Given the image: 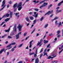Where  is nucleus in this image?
<instances>
[{"instance_id": "cd10ccee", "label": "nucleus", "mask_w": 63, "mask_h": 63, "mask_svg": "<svg viewBox=\"0 0 63 63\" xmlns=\"http://www.w3.org/2000/svg\"><path fill=\"white\" fill-rule=\"evenodd\" d=\"M43 49H44V48H42L41 49L40 51L39 52V53H41V52H42V51H43Z\"/></svg>"}, {"instance_id": "6e6d98bb", "label": "nucleus", "mask_w": 63, "mask_h": 63, "mask_svg": "<svg viewBox=\"0 0 63 63\" xmlns=\"http://www.w3.org/2000/svg\"><path fill=\"white\" fill-rule=\"evenodd\" d=\"M33 13L32 12H30L29 13V15H32Z\"/></svg>"}, {"instance_id": "ddd939ff", "label": "nucleus", "mask_w": 63, "mask_h": 63, "mask_svg": "<svg viewBox=\"0 0 63 63\" xmlns=\"http://www.w3.org/2000/svg\"><path fill=\"white\" fill-rule=\"evenodd\" d=\"M19 14V13H16L15 14V16H17V17L18 18L19 17V16L18 15Z\"/></svg>"}, {"instance_id": "864d4df0", "label": "nucleus", "mask_w": 63, "mask_h": 63, "mask_svg": "<svg viewBox=\"0 0 63 63\" xmlns=\"http://www.w3.org/2000/svg\"><path fill=\"white\" fill-rule=\"evenodd\" d=\"M33 2H34V3H35V4H36V0L33 1Z\"/></svg>"}, {"instance_id": "423d86ee", "label": "nucleus", "mask_w": 63, "mask_h": 63, "mask_svg": "<svg viewBox=\"0 0 63 63\" xmlns=\"http://www.w3.org/2000/svg\"><path fill=\"white\" fill-rule=\"evenodd\" d=\"M16 25H15L14 26V27L13 29V30L15 32H16V31H17V29H16Z\"/></svg>"}, {"instance_id": "4468645a", "label": "nucleus", "mask_w": 63, "mask_h": 63, "mask_svg": "<svg viewBox=\"0 0 63 63\" xmlns=\"http://www.w3.org/2000/svg\"><path fill=\"white\" fill-rule=\"evenodd\" d=\"M10 15L11 18H12V16H13V12H10Z\"/></svg>"}, {"instance_id": "774afa93", "label": "nucleus", "mask_w": 63, "mask_h": 63, "mask_svg": "<svg viewBox=\"0 0 63 63\" xmlns=\"http://www.w3.org/2000/svg\"><path fill=\"white\" fill-rule=\"evenodd\" d=\"M28 59L27 58L26 59H25V60L26 61H28Z\"/></svg>"}, {"instance_id": "052dcab7", "label": "nucleus", "mask_w": 63, "mask_h": 63, "mask_svg": "<svg viewBox=\"0 0 63 63\" xmlns=\"http://www.w3.org/2000/svg\"><path fill=\"white\" fill-rule=\"evenodd\" d=\"M5 26H6V24H4L3 26V27H5Z\"/></svg>"}, {"instance_id": "c756f323", "label": "nucleus", "mask_w": 63, "mask_h": 63, "mask_svg": "<svg viewBox=\"0 0 63 63\" xmlns=\"http://www.w3.org/2000/svg\"><path fill=\"white\" fill-rule=\"evenodd\" d=\"M36 20H35L33 21V24H35L36 23Z\"/></svg>"}, {"instance_id": "3c124183", "label": "nucleus", "mask_w": 63, "mask_h": 63, "mask_svg": "<svg viewBox=\"0 0 63 63\" xmlns=\"http://www.w3.org/2000/svg\"><path fill=\"white\" fill-rule=\"evenodd\" d=\"M62 50H61V51H60L59 53V54H60V53H61L62 51Z\"/></svg>"}, {"instance_id": "bb28decb", "label": "nucleus", "mask_w": 63, "mask_h": 63, "mask_svg": "<svg viewBox=\"0 0 63 63\" xmlns=\"http://www.w3.org/2000/svg\"><path fill=\"white\" fill-rule=\"evenodd\" d=\"M57 63V61H54L52 62V63Z\"/></svg>"}, {"instance_id": "9d476101", "label": "nucleus", "mask_w": 63, "mask_h": 63, "mask_svg": "<svg viewBox=\"0 0 63 63\" xmlns=\"http://www.w3.org/2000/svg\"><path fill=\"white\" fill-rule=\"evenodd\" d=\"M33 42V40H32L31 41H30V46L29 47L30 48H31V47H32V42Z\"/></svg>"}, {"instance_id": "f257e3e1", "label": "nucleus", "mask_w": 63, "mask_h": 63, "mask_svg": "<svg viewBox=\"0 0 63 63\" xmlns=\"http://www.w3.org/2000/svg\"><path fill=\"white\" fill-rule=\"evenodd\" d=\"M16 44V43L13 42L12 44H10L8 46H7L6 47H8V48L7 49H6L5 50H7V49H11V48H12V47L11 46L12 45H15Z\"/></svg>"}, {"instance_id": "f704fd0d", "label": "nucleus", "mask_w": 63, "mask_h": 63, "mask_svg": "<svg viewBox=\"0 0 63 63\" xmlns=\"http://www.w3.org/2000/svg\"><path fill=\"white\" fill-rule=\"evenodd\" d=\"M35 11H36V12H38L39 11V9H34Z\"/></svg>"}, {"instance_id": "4d7b16f0", "label": "nucleus", "mask_w": 63, "mask_h": 63, "mask_svg": "<svg viewBox=\"0 0 63 63\" xmlns=\"http://www.w3.org/2000/svg\"><path fill=\"white\" fill-rule=\"evenodd\" d=\"M61 36L60 35V34H59V35H57V37H58V38H59V37H60Z\"/></svg>"}, {"instance_id": "473e14b6", "label": "nucleus", "mask_w": 63, "mask_h": 63, "mask_svg": "<svg viewBox=\"0 0 63 63\" xmlns=\"http://www.w3.org/2000/svg\"><path fill=\"white\" fill-rule=\"evenodd\" d=\"M33 54H34V53H29V55H33Z\"/></svg>"}, {"instance_id": "a878e982", "label": "nucleus", "mask_w": 63, "mask_h": 63, "mask_svg": "<svg viewBox=\"0 0 63 63\" xmlns=\"http://www.w3.org/2000/svg\"><path fill=\"white\" fill-rule=\"evenodd\" d=\"M52 6V4H51L50 5H49L48 6V9H49L50 7H51Z\"/></svg>"}, {"instance_id": "2eb2a0df", "label": "nucleus", "mask_w": 63, "mask_h": 63, "mask_svg": "<svg viewBox=\"0 0 63 63\" xmlns=\"http://www.w3.org/2000/svg\"><path fill=\"white\" fill-rule=\"evenodd\" d=\"M60 26H62V24H61V22H60L59 23L58 27H60Z\"/></svg>"}, {"instance_id": "338daca9", "label": "nucleus", "mask_w": 63, "mask_h": 63, "mask_svg": "<svg viewBox=\"0 0 63 63\" xmlns=\"http://www.w3.org/2000/svg\"><path fill=\"white\" fill-rule=\"evenodd\" d=\"M39 33H37L36 34V36L37 37H38L39 36Z\"/></svg>"}, {"instance_id": "49530a36", "label": "nucleus", "mask_w": 63, "mask_h": 63, "mask_svg": "<svg viewBox=\"0 0 63 63\" xmlns=\"http://www.w3.org/2000/svg\"><path fill=\"white\" fill-rule=\"evenodd\" d=\"M45 2V0H44L43 1H42L41 2H40V4H42V3H43V2Z\"/></svg>"}, {"instance_id": "9b49d317", "label": "nucleus", "mask_w": 63, "mask_h": 63, "mask_svg": "<svg viewBox=\"0 0 63 63\" xmlns=\"http://www.w3.org/2000/svg\"><path fill=\"white\" fill-rule=\"evenodd\" d=\"M52 12H53V10H52L51 12H50V11H49V12L47 13V15H50V14L52 13Z\"/></svg>"}, {"instance_id": "0eeeda50", "label": "nucleus", "mask_w": 63, "mask_h": 63, "mask_svg": "<svg viewBox=\"0 0 63 63\" xmlns=\"http://www.w3.org/2000/svg\"><path fill=\"white\" fill-rule=\"evenodd\" d=\"M53 57L52 58H51V56H49L47 58V59H50V58H53L55 57L56 56V55L54 54L53 55Z\"/></svg>"}, {"instance_id": "09e8293b", "label": "nucleus", "mask_w": 63, "mask_h": 63, "mask_svg": "<svg viewBox=\"0 0 63 63\" xmlns=\"http://www.w3.org/2000/svg\"><path fill=\"white\" fill-rule=\"evenodd\" d=\"M49 46H50V44H48V45L47 46V48L48 47H49Z\"/></svg>"}, {"instance_id": "f3484780", "label": "nucleus", "mask_w": 63, "mask_h": 63, "mask_svg": "<svg viewBox=\"0 0 63 63\" xmlns=\"http://www.w3.org/2000/svg\"><path fill=\"white\" fill-rule=\"evenodd\" d=\"M59 18V17H56L55 18L52 20V21H53V20H56V19H58Z\"/></svg>"}, {"instance_id": "f03ea898", "label": "nucleus", "mask_w": 63, "mask_h": 63, "mask_svg": "<svg viewBox=\"0 0 63 63\" xmlns=\"http://www.w3.org/2000/svg\"><path fill=\"white\" fill-rule=\"evenodd\" d=\"M22 5V2H20L18 4L17 6V8H18V11H20L21 9L22 8V6H21Z\"/></svg>"}, {"instance_id": "bf43d9fd", "label": "nucleus", "mask_w": 63, "mask_h": 63, "mask_svg": "<svg viewBox=\"0 0 63 63\" xmlns=\"http://www.w3.org/2000/svg\"><path fill=\"white\" fill-rule=\"evenodd\" d=\"M62 11V10H59V13H61Z\"/></svg>"}, {"instance_id": "dca6fc26", "label": "nucleus", "mask_w": 63, "mask_h": 63, "mask_svg": "<svg viewBox=\"0 0 63 63\" xmlns=\"http://www.w3.org/2000/svg\"><path fill=\"white\" fill-rule=\"evenodd\" d=\"M17 3H16L15 4V5H14L13 6V8L14 9H15V8L16 7V6H17Z\"/></svg>"}, {"instance_id": "ea45409f", "label": "nucleus", "mask_w": 63, "mask_h": 63, "mask_svg": "<svg viewBox=\"0 0 63 63\" xmlns=\"http://www.w3.org/2000/svg\"><path fill=\"white\" fill-rule=\"evenodd\" d=\"M9 15H10V14H6V17H9Z\"/></svg>"}, {"instance_id": "7ed1b4c3", "label": "nucleus", "mask_w": 63, "mask_h": 63, "mask_svg": "<svg viewBox=\"0 0 63 63\" xmlns=\"http://www.w3.org/2000/svg\"><path fill=\"white\" fill-rule=\"evenodd\" d=\"M5 0H4L2 2V4L1 5V7H3L0 9V11H1L2 10H3L4 8L6 6V5H5Z\"/></svg>"}, {"instance_id": "393cba45", "label": "nucleus", "mask_w": 63, "mask_h": 63, "mask_svg": "<svg viewBox=\"0 0 63 63\" xmlns=\"http://www.w3.org/2000/svg\"><path fill=\"white\" fill-rule=\"evenodd\" d=\"M48 42V41L47 40L46 41V40H45L44 41V43L45 44H46L47 43V42Z\"/></svg>"}, {"instance_id": "37998d69", "label": "nucleus", "mask_w": 63, "mask_h": 63, "mask_svg": "<svg viewBox=\"0 0 63 63\" xmlns=\"http://www.w3.org/2000/svg\"><path fill=\"white\" fill-rule=\"evenodd\" d=\"M5 23V22H2L1 24V26H2V25H3V24H4Z\"/></svg>"}, {"instance_id": "69168bd1", "label": "nucleus", "mask_w": 63, "mask_h": 63, "mask_svg": "<svg viewBox=\"0 0 63 63\" xmlns=\"http://www.w3.org/2000/svg\"><path fill=\"white\" fill-rule=\"evenodd\" d=\"M52 16H53V14H52V15H51L50 16V17H51Z\"/></svg>"}, {"instance_id": "e433bc0d", "label": "nucleus", "mask_w": 63, "mask_h": 63, "mask_svg": "<svg viewBox=\"0 0 63 63\" xmlns=\"http://www.w3.org/2000/svg\"><path fill=\"white\" fill-rule=\"evenodd\" d=\"M55 24L56 25H57V24H58L57 23V21H55Z\"/></svg>"}, {"instance_id": "680f3d73", "label": "nucleus", "mask_w": 63, "mask_h": 63, "mask_svg": "<svg viewBox=\"0 0 63 63\" xmlns=\"http://www.w3.org/2000/svg\"><path fill=\"white\" fill-rule=\"evenodd\" d=\"M8 41H6V42H5V44H8Z\"/></svg>"}, {"instance_id": "5701e85b", "label": "nucleus", "mask_w": 63, "mask_h": 63, "mask_svg": "<svg viewBox=\"0 0 63 63\" xmlns=\"http://www.w3.org/2000/svg\"><path fill=\"white\" fill-rule=\"evenodd\" d=\"M10 29H9L8 30H5V32H9V31H10Z\"/></svg>"}, {"instance_id": "4be33fe9", "label": "nucleus", "mask_w": 63, "mask_h": 63, "mask_svg": "<svg viewBox=\"0 0 63 63\" xmlns=\"http://www.w3.org/2000/svg\"><path fill=\"white\" fill-rule=\"evenodd\" d=\"M43 19H44V17H42L40 19V21H42V20H43Z\"/></svg>"}, {"instance_id": "58836bf2", "label": "nucleus", "mask_w": 63, "mask_h": 63, "mask_svg": "<svg viewBox=\"0 0 63 63\" xmlns=\"http://www.w3.org/2000/svg\"><path fill=\"white\" fill-rule=\"evenodd\" d=\"M8 38L9 39H12V37L11 36H9L8 37Z\"/></svg>"}, {"instance_id": "7c9ffc66", "label": "nucleus", "mask_w": 63, "mask_h": 63, "mask_svg": "<svg viewBox=\"0 0 63 63\" xmlns=\"http://www.w3.org/2000/svg\"><path fill=\"white\" fill-rule=\"evenodd\" d=\"M23 45V44H21L19 46V47H21L22 46V45Z\"/></svg>"}, {"instance_id": "6ab92c4d", "label": "nucleus", "mask_w": 63, "mask_h": 63, "mask_svg": "<svg viewBox=\"0 0 63 63\" xmlns=\"http://www.w3.org/2000/svg\"><path fill=\"white\" fill-rule=\"evenodd\" d=\"M16 39L17 40V39H19V35L18 34H16Z\"/></svg>"}, {"instance_id": "39448f33", "label": "nucleus", "mask_w": 63, "mask_h": 63, "mask_svg": "<svg viewBox=\"0 0 63 63\" xmlns=\"http://www.w3.org/2000/svg\"><path fill=\"white\" fill-rule=\"evenodd\" d=\"M47 5V3H46L45 2H44L43 3V4L40 7V9H42V8H43V7H45V6H46V5Z\"/></svg>"}, {"instance_id": "c03bdc74", "label": "nucleus", "mask_w": 63, "mask_h": 63, "mask_svg": "<svg viewBox=\"0 0 63 63\" xmlns=\"http://www.w3.org/2000/svg\"><path fill=\"white\" fill-rule=\"evenodd\" d=\"M43 54H42V53L41 54L40 56V58L42 57V56H43Z\"/></svg>"}, {"instance_id": "2f4dec72", "label": "nucleus", "mask_w": 63, "mask_h": 63, "mask_svg": "<svg viewBox=\"0 0 63 63\" xmlns=\"http://www.w3.org/2000/svg\"><path fill=\"white\" fill-rule=\"evenodd\" d=\"M15 49L14 48H13L11 50V51L12 52H13V51L15 50Z\"/></svg>"}, {"instance_id": "c9c22d12", "label": "nucleus", "mask_w": 63, "mask_h": 63, "mask_svg": "<svg viewBox=\"0 0 63 63\" xmlns=\"http://www.w3.org/2000/svg\"><path fill=\"white\" fill-rule=\"evenodd\" d=\"M37 52H38V49H36V50H35V54H37Z\"/></svg>"}, {"instance_id": "a211bd4d", "label": "nucleus", "mask_w": 63, "mask_h": 63, "mask_svg": "<svg viewBox=\"0 0 63 63\" xmlns=\"http://www.w3.org/2000/svg\"><path fill=\"white\" fill-rule=\"evenodd\" d=\"M10 19V18H8L6 19L5 20V22H7V21H8Z\"/></svg>"}, {"instance_id": "1a4fd4ad", "label": "nucleus", "mask_w": 63, "mask_h": 63, "mask_svg": "<svg viewBox=\"0 0 63 63\" xmlns=\"http://www.w3.org/2000/svg\"><path fill=\"white\" fill-rule=\"evenodd\" d=\"M26 20L28 22H31V21H30L29 19V17L27 16L26 18Z\"/></svg>"}, {"instance_id": "20e7f679", "label": "nucleus", "mask_w": 63, "mask_h": 63, "mask_svg": "<svg viewBox=\"0 0 63 63\" xmlns=\"http://www.w3.org/2000/svg\"><path fill=\"white\" fill-rule=\"evenodd\" d=\"M22 27V25H20L19 24L17 27V28H18L19 31H21V30Z\"/></svg>"}, {"instance_id": "c85d7f7f", "label": "nucleus", "mask_w": 63, "mask_h": 63, "mask_svg": "<svg viewBox=\"0 0 63 63\" xmlns=\"http://www.w3.org/2000/svg\"><path fill=\"white\" fill-rule=\"evenodd\" d=\"M48 26V24H47L46 25H45V28H47V26Z\"/></svg>"}, {"instance_id": "5fc2aeb1", "label": "nucleus", "mask_w": 63, "mask_h": 63, "mask_svg": "<svg viewBox=\"0 0 63 63\" xmlns=\"http://www.w3.org/2000/svg\"><path fill=\"white\" fill-rule=\"evenodd\" d=\"M1 50H2V52H3V51H5V49L4 48L2 49Z\"/></svg>"}, {"instance_id": "aec40b11", "label": "nucleus", "mask_w": 63, "mask_h": 63, "mask_svg": "<svg viewBox=\"0 0 63 63\" xmlns=\"http://www.w3.org/2000/svg\"><path fill=\"white\" fill-rule=\"evenodd\" d=\"M63 3V0L60 3H59L58 4V6H60V5H61V4Z\"/></svg>"}, {"instance_id": "4c0bfd02", "label": "nucleus", "mask_w": 63, "mask_h": 63, "mask_svg": "<svg viewBox=\"0 0 63 63\" xmlns=\"http://www.w3.org/2000/svg\"><path fill=\"white\" fill-rule=\"evenodd\" d=\"M44 56H45V55H47V56H48L47 55V53H45V52H44Z\"/></svg>"}, {"instance_id": "13d9d810", "label": "nucleus", "mask_w": 63, "mask_h": 63, "mask_svg": "<svg viewBox=\"0 0 63 63\" xmlns=\"http://www.w3.org/2000/svg\"><path fill=\"white\" fill-rule=\"evenodd\" d=\"M34 57H36L37 55V54H34Z\"/></svg>"}, {"instance_id": "e2e57ef3", "label": "nucleus", "mask_w": 63, "mask_h": 63, "mask_svg": "<svg viewBox=\"0 0 63 63\" xmlns=\"http://www.w3.org/2000/svg\"><path fill=\"white\" fill-rule=\"evenodd\" d=\"M9 54V52H8L7 53V55H8Z\"/></svg>"}, {"instance_id": "f8f14e48", "label": "nucleus", "mask_w": 63, "mask_h": 63, "mask_svg": "<svg viewBox=\"0 0 63 63\" xmlns=\"http://www.w3.org/2000/svg\"><path fill=\"white\" fill-rule=\"evenodd\" d=\"M39 63V59L38 58L36 59L35 61V63Z\"/></svg>"}, {"instance_id": "72a5a7b5", "label": "nucleus", "mask_w": 63, "mask_h": 63, "mask_svg": "<svg viewBox=\"0 0 63 63\" xmlns=\"http://www.w3.org/2000/svg\"><path fill=\"white\" fill-rule=\"evenodd\" d=\"M38 15V14L37 13L36 15H35V16H34L35 17H37Z\"/></svg>"}, {"instance_id": "de8ad7c7", "label": "nucleus", "mask_w": 63, "mask_h": 63, "mask_svg": "<svg viewBox=\"0 0 63 63\" xmlns=\"http://www.w3.org/2000/svg\"><path fill=\"white\" fill-rule=\"evenodd\" d=\"M26 34H27V32H26L24 34V36H25L26 35Z\"/></svg>"}, {"instance_id": "b1692460", "label": "nucleus", "mask_w": 63, "mask_h": 63, "mask_svg": "<svg viewBox=\"0 0 63 63\" xmlns=\"http://www.w3.org/2000/svg\"><path fill=\"white\" fill-rule=\"evenodd\" d=\"M30 18L31 20H33L34 19V17L32 16L30 17Z\"/></svg>"}, {"instance_id": "a19ab883", "label": "nucleus", "mask_w": 63, "mask_h": 63, "mask_svg": "<svg viewBox=\"0 0 63 63\" xmlns=\"http://www.w3.org/2000/svg\"><path fill=\"white\" fill-rule=\"evenodd\" d=\"M6 36H7V34H5L4 35L2 36V38H3L5 37Z\"/></svg>"}, {"instance_id": "0e129e2a", "label": "nucleus", "mask_w": 63, "mask_h": 63, "mask_svg": "<svg viewBox=\"0 0 63 63\" xmlns=\"http://www.w3.org/2000/svg\"><path fill=\"white\" fill-rule=\"evenodd\" d=\"M22 61H20L19 62H18V63H22Z\"/></svg>"}, {"instance_id": "412c9836", "label": "nucleus", "mask_w": 63, "mask_h": 63, "mask_svg": "<svg viewBox=\"0 0 63 63\" xmlns=\"http://www.w3.org/2000/svg\"><path fill=\"white\" fill-rule=\"evenodd\" d=\"M57 35H58L59 34H60V30H59L57 31Z\"/></svg>"}, {"instance_id": "603ef678", "label": "nucleus", "mask_w": 63, "mask_h": 63, "mask_svg": "<svg viewBox=\"0 0 63 63\" xmlns=\"http://www.w3.org/2000/svg\"><path fill=\"white\" fill-rule=\"evenodd\" d=\"M52 33H50V34H49V36H52Z\"/></svg>"}, {"instance_id": "8fccbe9b", "label": "nucleus", "mask_w": 63, "mask_h": 63, "mask_svg": "<svg viewBox=\"0 0 63 63\" xmlns=\"http://www.w3.org/2000/svg\"><path fill=\"white\" fill-rule=\"evenodd\" d=\"M56 13H59V10H57L56 11Z\"/></svg>"}, {"instance_id": "a18cd8bd", "label": "nucleus", "mask_w": 63, "mask_h": 63, "mask_svg": "<svg viewBox=\"0 0 63 63\" xmlns=\"http://www.w3.org/2000/svg\"><path fill=\"white\" fill-rule=\"evenodd\" d=\"M21 34V32H19L18 34H17V35H19Z\"/></svg>"}, {"instance_id": "6e6552de", "label": "nucleus", "mask_w": 63, "mask_h": 63, "mask_svg": "<svg viewBox=\"0 0 63 63\" xmlns=\"http://www.w3.org/2000/svg\"><path fill=\"white\" fill-rule=\"evenodd\" d=\"M43 41V39H41V40H40V42H38V43L37 44V46H38L39 45H40L42 43V42Z\"/></svg>"}, {"instance_id": "79ce46f5", "label": "nucleus", "mask_w": 63, "mask_h": 63, "mask_svg": "<svg viewBox=\"0 0 63 63\" xmlns=\"http://www.w3.org/2000/svg\"><path fill=\"white\" fill-rule=\"evenodd\" d=\"M15 9L14 10V12H16V8H14Z\"/></svg>"}]
</instances>
